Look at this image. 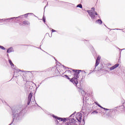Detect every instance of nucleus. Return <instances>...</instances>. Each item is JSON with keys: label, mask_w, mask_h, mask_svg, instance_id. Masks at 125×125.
I'll return each mask as SVG.
<instances>
[{"label": "nucleus", "mask_w": 125, "mask_h": 125, "mask_svg": "<svg viewBox=\"0 0 125 125\" xmlns=\"http://www.w3.org/2000/svg\"><path fill=\"white\" fill-rule=\"evenodd\" d=\"M13 122H18L22 119L23 115V108L21 107H17L15 109H12Z\"/></svg>", "instance_id": "1"}, {"label": "nucleus", "mask_w": 125, "mask_h": 125, "mask_svg": "<svg viewBox=\"0 0 125 125\" xmlns=\"http://www.w3.org/2000/svg\"><path fill=\"white\" fill-rule=\"evenodd\" d=\"M86 11L88 13L89 16L91 17L92 20H94V19H96V17H97V16H98V14H97V12H93V11H92V10H87Z\"/></svg>", "instance_id": "2"}, {"label": "nucleus", "mask_w": 125, "mask_h": 125, "mask_svg": "<svg viewBox=\"0 0 125 125\" xmlns=\"http://www.w3.org/2000/svg\"><path fill=\"white\" fill-rule=\"evenodd\" d=\"M65 77L66 79H67V80H69L70 81V82L72 83H73V84H75V85H77L78 84V78L73 77L72 79H70L69 78V76H68V75H65Z\"/></svg>", "instance_id": "3"}, {"label": "nucleus", "mask_w": 125, "mask_h": 125, "mask_svg": "<svg viewBox=\"0 0 125 125\" xmlns=\"http://www.w3.org/2000/svg\"><path fill=\"white\" fill-rule=\"evenodd\" d=\"M74 114H75V113H73L71 115H70L68 118L69 120V122L72 125H76V123H77L76 120H75V119L74 118H71L72 117H74Z\"/></svg>", "instance_id": "4"}, {"label": "nucleus", "mask_w": 125, "mask_h": 125, "mask_svg": "<svg viewBox=\"0 0 125 125\" xmlns=\"http://www.w3.org/2000/svg\"><path fill=\"white\" fill-rule=\"evenodd\" d=\"M52 117H53V118H54V119H56V120H58V121H61V122H63V123L66 122V121H67V120H68V118H60V117H58L57 116H56L54 115H53Z\"/></svg>", "instance_id": "5"}, {"label": "nucleus", "mask_w": 125, "mask_h": 125, "mask_svg": "<svg viewBox=\"0 0 125 125\" xmlns=\"http://www.w3.org/2000/svg\"><path fill=\"white\" fill-rule=\"evenodd\" d=\"M79 91L81 93L82 95H83V99H84V98L85 99H87V96H86V93H85L84 90H83L82 88H80Z\"/></svg>", "instance_id": "6"}, {"label": "nucleus", "mask_w": 125, "mask_h": 125, "mask_svg": "<svg viewBox=\"0 0 125 125\" xmlns=\"http://www.w3.org/2000/svg\"><path fill=\"white\" fill-rule=\"evenodd\" d=\"M82 115L83 114L80 112L76 114V119L79 123H81V121H82V117H83Z\"/></svg>", "instance_id": "7"}, {"label": "nucleus", "mask_w": 125, "mask_h": 125, "mask_svg": "<svg viewBox=\"0 0 125 125\" xmlns=\"http://www.w3.org/2000/svg\"><path fill=\"white\" fill-rule=\"evenodd\" d=\"M82 70H79L77 69H73V72H74V77H76V78H79V74H80V71L81 72Z\"/></svg>", "instance_id": "8"}, {"label": "nucleus", "mask_w": 125, "mask_h": 125, "mask_svg": "<svg viewBox=\"0 0 125 125\" xmlns=\"http://www.w3.org/2000/svg\"><path fill=\"white\" fill-rule=\"evenodd\" d=\"M33 97V93H30L28 97V100L27 104V105H30V103H31V100H32V97Z\"/></svg>", "instance_id": "9"}, {"label": "nucleus", "mask_w": 125, "mask_h": 125, "mask_svg": "<svg viewBox=\"0 0 125 125\" xmlns=\"http://www.w3.org/2000/svg\"><path fill=\"white\" fill-rule=\"evenodd\" d=\"M14 70H15L14 72V76H16V75H17V76H19V72H23V71L20 70V69H15H15H14Z\"/></svg>", "instance_id": "10"}, {"label": "nucleus", "mask_w": 125, "mask_h": 125, "mask_svg": "<svg viewBox=\"0 0 125 125\" xmlns=\"http://www.w3.org/2000/svg\"><path fill=\"white\" fill-rule=\"evenodd\" d=\"M119 65H120V64L117 63L115 65L111 66L109 68L110 71H112V70H114V69H116V68H118V67H119Z\"/></svg>", "instance_id": "11"}, {"label": "nucleus", "mask_w": 125, "mask_h": 125, "mask_svg": "<svg viewBox=\"0 0 125 125\" xmlns=\"http://www.w3.org/2000/svg\"><path fill=\"white\" fill-rule=\"evenodd\" d=\"M119 65H120V64L117 63L115 65L111 66L109 68L110 71H112V70H114V69H116V68H118V67H119Z\"/></svg>", "instance_id": "12"}, {"label": "nucleus", "mask_w": 125, "mask_h": 125, "mask_svg": "<svg viewBox=\"0 0 125 125\" xmlns=\"http://www.w3.org/2000/svg\"><path fill=\"white\" fill-rule=\"evenodd\" d=\"M17 18H18V17H13L9 18L8 19H9V20L6 21V22H8V23H11V22H12V19H17Z\"/></svg>", "instance_id": "13"}, {"label": "nucleus", "mask_w": 125, "mask_h": 125, "mask_svg": "<svg viewBox=\"0 0 125 125\" xmlns=\"http://www.w3.org/2000/svg\"><path fill=\"white\" fill-rule=\"evenodd\" d=\"M13 51H14L13 48L10 47L7 49V53H10V52H13Z\"/></svg>", "instance_id": "14"}, {"label": "nucleus", "mask_w": 125, "mask_h": 125, "mask_svg": "<svg viewBox=\"0 0 125 125\" xmlns=\"http://www.w3.org/2000/svg\"><path fill=\"white\" fill-rule=\"evenodd\" d=\"M9 63H10L13 69H15V66H14V64H13V63L12 62V61H11V60H9Z\"/></svg>", "instance_id": "15"}, {"label": "nucleus", "mask_w": 125, "mask_h": 125, "mask_svg": "<svg viewBox=\"0 0 125 125\" xmlns=\"http://www.w3.org/2000/svg\"><path fill=\"white\" fill-rule=\"evenodd\" d=\"M23 25H30V22L28 21H22Z\"/></svg>", "instance_id": "16"}, {"label": "nucleus", "mask_w": 125, "mask_h": 125, "mask_svg": "<svg viewBox=\"0 0 125 125\" xmlns=\"http://www.w3.org/2000/svg\"><path fill=\"white\" fill-rule=\"evenodd\" d=\"M29 14H33V13H27V14H24V15L20 16L18 17V18H22V17H23V16H25V17H27L28 15H29Z\"/></svg>", "instance_id": "17"}, {"label": "nucleus", "mask_w": 125, "mask_h": 125, "mask_svg": "<svg viewBox=\"0 0 125 125\" xmlns=\"http://www.w3.org/2000/svg\"><path fill=\"white\" fill-rule=\"evenodd\" d=\"M96 23H97V24H99V25H101V24H102V21L99 19L97 20L96 21Z\"/></svg>", "instance_id": "18"}, {"label": "nucleus", "mask_w": 125, "mask_h": 125, "mask_svg": "<svg viewBox=\"0 0 125 125\" xmlns=\"http://www.w3.org/2000/svg\"><path fill=\"white\" fill-rule=\"evenodd\" d=\"M98 65H99V61L96 60V61L95 67H94V70H93V72L94 71V70H95L96 67H97V66H98Z\"/></svg>", "instance_id": "19"}, {"label": "nucleus", "mask_w": 125, "mask_h": 125, "mask_svg": "<svg viewBox=\"0 0 125 125\" xmlns=\"http://www.w3.org/2000/svg\"><path fill=\"white\" fill-rule=\"evenodd\" d=\"M9 19H3L1 20L0 19V21H3V22H6L7 20H9Z\"/></svg>", "instance_id": "20"}, {"label": "nucleus", "mask_w": 125, "mask_h": 125, "mask_svg": "<svg viewBox=\"0 0 125 125\" xmlns=\"http://www.w3.org/2000/svg\"><path fill=\"white\" fill-rule=\"evenodd\" d=\"M77 7H80V8H83V5L82 4H79L77 5Z\"/></svg>", "instance_id": "21"}, {"label": "nucleus", "mask_w": 125, "mask_h": 125, "mask_svg": "<svg viewBox=\"0 0 125 125\" xmlns=\"http://www.w3.org/2000/svg\"><path fill=\"white\" fill-rule=\"evenodd\" d=\"M98 112L97 111H94L92 112H91V114L93 115L94 114H98Z\"/></svg>", "instance_id": "22"}, {"label": "nucleus", "mask_w": 125, "mask_h": 125, "mask_svg": "<svg viewBox=\"0 0 125 125\" xmlns=\"http://www.w3.org/2000/svg\"><path fill=\"white\" fill-rule=\"evenodd\" d=\"M95 104H96V105H97V106H98V107H100V108H102V109H103V108H104V107H102L101 105H100V104H99L97 103H95Z\"/></svg>", "instance_id": "23"}, {"label": "nucleus", "mask_w": 125, "mask_h": 125, "mask_svg": "<svg viewBox=\"0 0 125 125\" xmlns=\"http://www.w3.org/2000/svg\"><path fill=\"white\" fill-rule=\"evenodd\" d=\"M0 48H1V49H2L3 50H5V48H4V47L0 45Z\"/></svg>", "instance_id": "24"}, {"label": "nucleus", "mask_w": 125, "mask_h": 125, "mask_svg": "<svg viewBox=\"0 0 125 125\" xmlns=\"http://www.w3.org/2000/svg\"><path fill=\"white\" fill-rule=\"evenodd\" d=\"M65 125H72L71 122H67L65 123Z\"/></svg>", "instance_id": "25"}, {"label": "nucleus", "mask_w": 125, "mask_h": 125, "mask_svg": "<svg viewBox=\"0 0 125 125\" xmlns=\"http://www.w3.org/2000/svg\"><path fill=\"white\" fill-rule=\"evenodd\" d=\"M56 125H58L59 124V122L58 120H55Z\"/></svg>", "instance_id": "26"}, {"label": "nucleus", "mask_w": 125, "mask_h": 125, "mask_svg": "<svg viewBox=\"0 0 125 125\" xmlns=\"http://www.w3.org/2000/svg\"><path fill=\"white\" fill-rule=\"evenodd\" d=\"M91 9H92V10H93V12H95V8H94V7H92V8H91Z\"/></svg>", "instance_id": "27"}, {"label": "nucleus", "mask_w": 125, "mask_h": 125, "mask_svg": "<svg viewBox=\"0 0 125 125\" xmlns=\"http://www.w3.org/2000/svg\"><path fill=\"white\" fill-rule=\"evenodd\" d=\"M42 19H43V21L44 23H45V18H44V16L43 17Z\"/></svg>", "instance_id": "28"}, {"label": "nucleus", "mask_w": 125, "mask_h": 125, "mask_svg": "<svg viewBox=\"0 0 125 125\" xmlns=\"http://www.w3.org/2000/svg\"><path fill=\"white\" fill-rule=\"evenodd\" d=\"M96 60H97V61H100V58L99 57H98Z\"/></svg>", "instance_id": "29"}, {"label": "nucleus", "mask_w": 125, "mask_h": 125, "mask_svg": "<svg viewBox=\"0 0 125 125\" xmlns=\"http://www.w3.org/2000/svg\"><path fill=\"white\" fill-rule=\"evenodd\" d=\"M104 110H105V111H108L109 110V109L108 108H103Z\"/></svg>", "instance_id": "30"}, {"label": "nucleus", "mask_w": 125, "mask_h": 125, "mask_svg": "<svg viewBox=\"0 0 125 125\" xmlns=\"http://www.w3.org/2000/svg\"><path fill=\"white\" fill-rule=\"evenodd\" d=\"M52 33H54V32H56V30H55L54 29H52Z\"/></svg>", "instance_id": "31"}, {"label": "nucleus", "mask_w": 125, "mask_h": 125, "mask_svg": "<svg viewBox=\"0 0 125 125\" xmlns=\"http://www.w3.org/2000/svg\"><path fill=\"white\" fill-rule=\"evenodd\" d=\"M67 72H68V73H71L70 70H67Z\"/></svg>", "instance_id": "32"}, {"label": "nucleus", "mask_w": 125, "mask_h": 125, "mask_svg": "<svg viewBox=\"0 0 125 125\" xmlns=\"http://www.w3.org/2000/svg\"><path fill=\"white\" fill-rule=\"evenodd\" d=\"M22 25H23V24H22L21 23H20V26H22Z\"/></svg>", "instance_id": "33"}, {"label": "nucleus", "mask_w": 125, "mask_h": 125, "mask_svg": "<svg viewBox=\"0 0 125 125\" xmlns=\"http://www.w3.org/2000/svg\"><path fill=\"white\" fill-rule=\"evenodd\" d=\"M47 5H48V4H47L46 5V6H45L44 8H45L46 7V6H47Z\"/></svg>", "instance_id": "34"}, {"label": "nucleus", "mask_w": 125, "mask_h": 125, "mask_svg": "<svg viewBox=\"0 0 125 125\" xmlns=\"http://www.w3.org/2000/svg\"><path fill=\"white\" fill-rule=\"evenodd\" d=\"M7 57H9V55H8V54H7Z\"/></svg>", "instance_id": "35"}, {"label": "nucleus", "mask_w": 125, "mask_h": 125, "mask_svg": "<svg viewBox=\"0 0 125 125\" xmlns=\"http://www.w3.org/2000/svg\"><path fill=\"white\" fill-rule=\"evenodd\" d=\"M65 68H66L65 69H69V68L67 67H65Z\"/></svg>", "instance_id": "36"}, {"label": "nucleus", "mask_w": 125, "mask_h": 125, "mask_svg": "<svg viewBox=\"0 0 125 125\" xmlns=\"http://www.w3.org/2000/svg\"><path fill=\"white\" fill-rule=\"evenodd\" d=\"M116 30H122L121 29H116Z\"/></svg>", "instance_id": "37"}, {"label": "nucleus", "mask_w": 125, "mask_h": 125, "mask_svg": "<svg viewBox=\"0 0 125 125\" xmlns=\"http://www.w3.org/2000/svg\"><path fill=\"white\" fill-rule=\"evenodd\" d=\"M83 121L84 122V119H83Z\"/></svg>", "instance_id": "38"}, {"label": "nucleus", "mask_w": 125, "mask_h": 125, "mask_svg": "<svg viewBox=\"0 0 125 125\" xmlns=\"http://www.w3.org/2000/svg\"><path fill=\"white\" fill-rule=\"evenodd\" d=\"M15 77H16V78H17V76H16Z\"/></svg>", "instance_id": "39"}]
</instances>
